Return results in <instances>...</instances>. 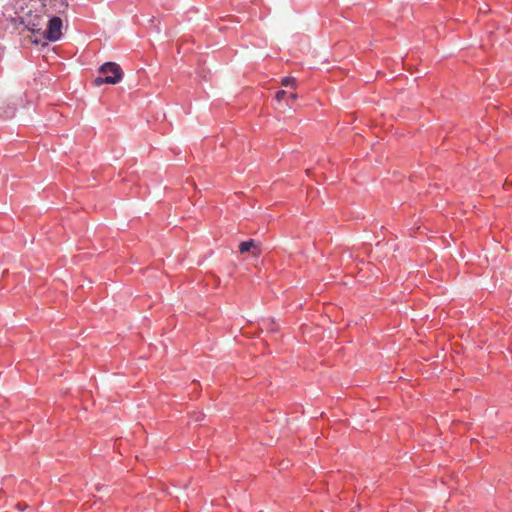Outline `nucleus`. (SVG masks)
I'll list each match as a JSON object with an SVG mask.
<instances>
[{
  "instance_id": "nucleus-1",
  "label": "nucleus",
  "mask_w": 512,
  "mask_h": 512,
  "mask_svg": "<svg viewBox=\"0 0 512 512\" xmlns=\"http://www.w3.org/2000/svg\"><path fill=\"white\" fill-rule=\"evenodd\" d=\"M99 73L102 74L103 77L99 76L94 80L95 86L98 87L102 84H117L121 81L123 76L120 66L114 62L103 64L99 69Z\"/></svg>"
},
{
  "instance_id": "nucleus-2",
  "label": "nucleus",
  "mask_w": 512,
  "mask_h": 512,
  "mask_svg": "<svg viewBox=\"0 0 512 512\" xmlns=\"http://www.w3.org/2000/svg\"><path fill=\"white\" fill-rule=\"evenodd\" d=\"M45 4H39V7H35V11L30 10L24 19V23L32 32H39L45 23V16H48L45 10Z\"/></svg>"
},
{
  "instance_id": "nucleus-3",
  "label": "nucleus",
  "mask_w": 512,
  "mask_h": 512,
  "mask_svg": "<svg viewBox=\"0 0 512 512\" xmlns=\"http://www.w3.org/2000/svg\"><path fill=\"white\" fill-rule=\"evenodd\" d=\"M62 20L59 17H52L48 22L45 36L50 41H57L62 35Z\"/></svg>"
},
{
  "instance_id": "nucleus-4",
  "label": "nucleus",
  "mask_w": 512,
  "mask_h": 512,
  "mask_svg": "<svg viewBox=\"0 0 512 512\" xmlns=\"http://www.w3.org/2000/svg\"><path fill=\"white\" fill-rule=\"evenodd\" d=\"M239 251L241 253L251 252L254 257H258L261 253L259 243L255 240L241 242L239 245Z\"/></svg>"
},
{
  "instance_id": "nucleus-5",
  "label": "nucleus",
  "mask_w": 512,
  "mask_h": 512,
  "mask_svg": "<svg viewBox=\"0 0 512 512\" xmlns=\"http://www.w3.org/2000/svg\"><path fill=\"white\" fill-rule=\"evenodd\" d=\"M281 85L285 87H293L296 88V79L294 77H284L281 80Z\"/></svg>"
},
{
  "instance_id": "nucleus-6",
  "label": "nucleus",
  "mask_w": 512,
  "mask_h": 512,
  "mask_svg": "<svg viewBox=\"0 0 512 512\" xmlns=\"http://www.w3.org/2000/svg\"><path fill=\"white\" fill-rule=\"evenodd\" d=\"M287 95H288V94H287V92H286V91H284V90H280V91H278V92L276 93L275 98H276V100H277V101H279V102H280V101H282V100H283Z\"/></svg>"
},
{
  "instance_id": "nucleus-7",
  "label": "nucleus",
  "mask_w": 512,
  "mask_h": 512,
  "mask_svg": "<svg viewBox=\"0 0 512 512\" xmlns=\"http://www.w3.org/2000/svg\"><path fill=\"white\" fill-rule=\"evenodd\" d=\"M204 418V414L201 412L194 413V421H201Z\"/></svg>"
},
{
  "instance_id": "nucleus-8",
  "label": "nucleus",
  "mask_w": 512,
  "mask_h": 512,
  "mask_svg": "<svg viewBox=\"0 0 512 512\" xmlns=\"http://www.w3.org/2000/svg\"><path fill=\"white\" fill-rule=\"evenodd\" d=\"M288 97H289V99L294 101V100H296L298 98V95H297V93H290L288 95Z\"/></svg>"
},
{
  "instance_id": "nucleus-9",
  "label": "nucleus",
  "mask_w": 512,
  "mask_h": 512,
  "mask_svg": "<svg viewBox=\"0 0 512 512\" xmlns=\"http://www.w3.org/2000/svg\"><path fill=\"white\" fill-rule=\"evenodd\" d=\"M326 316H327L328 318H331V317H334L335 315H333V314H331V313H329V312H326Z\"/></svg>"
}]
</instances>
